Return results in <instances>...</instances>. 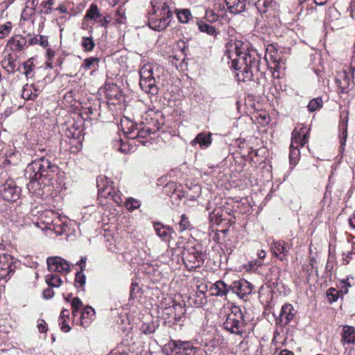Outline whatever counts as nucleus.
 Returning a JSON list of instances; mask_svg holds the SVG:
<instances>
[{
  "label": "nucleus",
  "mask_w": 355,
  "mask_h": 355,
  "mask_svg": "<svg viewBox=\"0 0 355 355\" xmlns=\"http://www.w3.org/2000/svg\"><path fill=\"white\" fill-rule=\"evenodd\" d=\"M99 59L94 57H90L84 60L82 68L85 70L93 69L96 70L98 67Z\"/></svg>",
  "instance_id": "nucleus-39"
},
{
  "label": "nucleus",
  "mask_w": 355,
  "mask_h": 355,
  "mask_svg": "<svg viewBox=\"0 0 355 355\" xmlns=\"http://www.w3.org/2000/svg\"><path fill=\"white\" fill-rule=\"evenodd\" d=\"M37 328L40 333H46L48 329L47 324L44 320H38Z\"/></svg>",
  "instance_id": "nucleus-64"
},
{
  "label": "nucleus",
  "mask_w": 355,
  "mask_h": 355,
  "mask_svg": "<svg viewBox=\"0 0 355 355\" xmlns=\"http://www.w3.org/2000/svg\"><path fill=\"white\" fill-rule=\"evenodd\" d=\"M353 74L351 71H343L336 80V83L340 93H348L354 86L352 78Z\"/></svg>",
  "instance_id": "nucleus-18"
},
{
  "label": "nucleus",
  "mask_w": 355,
  "mask_h": 355,
  "mask_svg": "<svg viewBox=\"0 0 355 355\" xmlns=\"http://www.w3.org/2000/svg\"><path fill=\"white\" fill-rule=\"evenodd\" d=\"M266 57H269L273 62L279 60V55L275 46L273 44H269L266 49Z\"/></svg>",
  "instance_id": "nucleus-43"
},
{
  "label": "nucleus",
  "mask_w": 355,
  "mask_h": 355,
  "mask_svg": "<svg viewBox=\"0 0 355 355\" xmlns=\"http://www.w3.org/2000/svg\"><path fill=\"white\" fill-rule=\"evenodd\" d=\"M46 283L51 287L58 288L62 284L61 278L55 274H49L45 277Z\"/></svg>",
  "instance_id": "nucleus-38"
},
{
  "label": "nucleus",
  "mask_w": 355,
  "mask_h": 355,
  "mask_svg": "<svg viewBox=\"0 0 355 355\" xmlns=\"http://www.w3.org/2000/svg\"><path fill=\"white\" fill-rule=\"evenodd\" d=\"M178 19L182 23H187L189 21L190 17H191V12L187 10H182L178 12L177 13Z\"/></svg>",
  "instance_id": "nucleus-52"
},
{
  "label": "nucleus",
  "mask_w": 355,
  "mask_h": 355,
  "mask_svg": "<svg viewBox=\"0 0 355 355\" xmlns=\"http://www.w3.org/2000/svg\"><path fill=\"white\" fill-rule=\"evenodd\" d=\"M48 270L51 272L66 275L70 271V264L60 257H49L46 260Z\"/></svg>",
  "instance_id": "nucleus-14"
},
{
  "label": "nucleus",
  "mask_w": 355,
  "mask_h": 355,
  "mask_svg": "<svg viewBox=\"0 0 355 355\" xmlns=\"http://www.w3.org/2000/svg\"><path fill=\"white\" fill-rule=\"evenodd\" d=\"M204 287L202 285H200L198 287V290L196 291V297L199 298V306H203L207 303V299L205 296V291H204Z\"/></svg>",
  "instance_id": "nucleus-51"
},
{
  "label": "nucleus",
  "mask_w": 355,
  "mask_h": 355,
  "mask_svg": "<svg viewBox=\"0 0 355 355\" xmlns=\"http://www.w3.org/2000/svg\"><path fill=\"white\" fill-rule=\"evenodd\" d=\"M101 17L98 8L96 4H92L89 9L87 10L84 17L85 19H92L97 22Z\"/></svg>",
  "instance_id": "nucleus-36"
},
{
  "label": "nucleus",
  "mask_w": 355,
  "mask_h": 355,
  "mask_svg": "<svg viewBox=\"0 0 355 355\" xmlns=\"http://www.w3.org/2000/svg\"><path fill=\"white\" fill-rule=\"evenodd\" d=\"M97 187L98 188V198L108 199L116 204H120L122 200L120 196L110 185L107 178H100L97 179Z\"/></svg>",
  "instance_id": "nucleus-11"
},
{
  "label": "nucleus",
  "mask_w": 355,
  "mask_h": 355,
  "mask_svg": "<svg viewBox=\"0 0 355 355\" xmlns=\"http://www.w3.org/2000/svg\"><path fill=\"white\" fill-rule=\"evenodd\" d=\"M2 65L3 68L8 72L14 71L15 68V64L13 60H11L10 59L7 60H3L2 62Z\"/></svg>",
  "instance_id": "nucleus-59"
},
{
  "label": "nucleus",
  "mask_w": 355,
  "mask_h": 355,
  "mask_svg": "<svg viewBox=\"0 0 355 355\" xmlns=\"http://www.w3.org/2000/svg\"><path fill=\"white\" fill-rule=\"evenodd\" d=\"M39 94V89L33 85H26L22 90L21 97L25 100H35Z\"/></svg>",
  "instance_id": "nucleus-34"
},
{
  "label": "nucleus",
  "mask_w": 355,
  "mask_h": 355,
  "mask_svg": "<svg viewBox=\"0 0 355 355\" xmlns=\"http://www.w3.org/2000/svg\"><path fill=\"white\" fill-rule=\"evenodd\" d=\"M309 129L306 126H302L299 130L295 128L292 132L291 147L303 146L308 141V133Z\"/></svg>",
  "instance_id": "nucleus-16"
},
{
  "label": "nucleus",
  "mask_w": 355,
  "mask_h": 355,
  "mask_svg": "<svg viewBox=\"0 0 355 355\" xmlns=\"http://www.w3.org/2000/svg\"><path fill=\"white\" fill-rule=\"evenodd\" d=\"M157 327L154 322H145L142 324L140 329L145 334H151L155 331Z\"/></svg>",
  "instance_id": "nucleus-46"
},
{
  "label": "nucleus",
  "mask_w": 355,
  "mask_h": 355,
  "mask_svg": "<svg viewBox=\"0 0 355 355\" xmlns=\"http://www.w3.org/2000/svg\"><path fill=\"white\" fill-rule=\"evenodd\" d=\"M231 289L234 293H236L241 297H243L252 293V286L246 280H240L234 282L231 286Z\"/></svg>",
  "instance_id": "nucleus-20"
},
{
  "label": "nucleus",
  "mask_w": 355,
  "mask_h": 355,
  "mask_svg": "<svg viewBox=\"0 0 355 355\" xmlns=\"http://www.w3.org/2000/svg\"><path fill=\"white\" fill-rule=\"evenodd\" d=\"M140 202L133 198H128L126 200L125 206L129 210H134L140 207Z\"/></svg>",
  "instance_id": "nucleus-56"
},
{
  "label": "nucleus",
  "mask_w": 355,
  "mask_h": 355,
  "mask_svg": "<svg viewBox=\"0 0 355 355\" xmlns=\"http://www.w3.org/2000/svg\"><path fill=\"white\" fill-rule=\"evenodd\" d=\"M40 220L41 223L44 225L43 229L51 230L56 235H61L68 228L67 219L65 217H61L58 214L52 211H48L42 214Z\"/></svg>",
  "instance_id": "nucleus-6"
},
{
  "label": "nucleus",
  "mask_w": 355,
  "mask_h": 355,
  "mask_svg": "<svg viewBox=\"0 0 355 355\" xmlns=\"http://www.w3.org/2000/svg\"><path fill=\"white\" fill-rule=\"evenodd\" d=\"M341 343L345 345H355V327L345 325L341 333Z\"/></svg>",
  "instance_id": "nucleus-25"
},
{
  "label": "nucleus",
  "mask_w": 355,
  "mask_h": 355,
  "mask_svg": "<svg viewBox=\"0 0 355 355\" xmlns=\"http://www.w3.org/2000/svg\"><path fill=\"white\" fill-rule=\"evenodd\" d=\"M168 346L172 352L177 353H182L185 355H194L197 352L198 349L194 347L189 342H183L181 340H171Z\"/></svg>",
  "instance_id": "nucleus-15"
},
{
  "label": "nucleus",
  "mask_w": 355,
  "mask_h": 355,
  "mask_svg": "<svg viewBox=\"0 0 355 355\" xmlns=\"http://www.w3.org/2000/svg\"><path fill=\"white\" fill-rule=\"evenodd\" d=\"M205 17L209 21H216L218 20V15L215 12L214 10H207L205 13Z\"/></svg>",
  "instance_id": "nucleus-61"
},
{
  "label": "nucleus",
  "mask_w": 355,
  "mask_h": 355,
  "mask_svg": "<svg viewBox=\"0 0 355 355\" xmlns=\"http://www.w3.org/2000/svg\"><path fill=\"white\" fill-rule=\"evenodd\" d=\"M227 9L233 14H239L245 10L246 0H224Z\"/></svg>",
  "instance_id": "nucleus-28"
},
{
  "label": "nucleus",
  "mask_w": 355,
  "mask_h": 355,
  "mask_svg": "<svg viewBox=\"0 0 355 355\" xmlns=\"http://www.w3.org/2000/svg\"><path fill=\"white\" fill-rule=\"evenodd\" d=\"M165 193L170 196L173 204L177 203L182 198L184 197L185 192L183 191L182 186L176 182H169L164 187Z\"/></svg>",
  "instance_id": "nucleus-17"
},
{
  "label": "nucleus",
  "mask_w": 355,
  "mask_h": 355,
  "mask_svg": "<svg viewBox=\"0 0 355 355\" xmlns=\"http://www.w3.org/2000/svg\"><path fill=\"white\" fill-rule=\"evenodd\" d=\"M207 254L205 248L200 243L193 245H188L184 248L182 259L185 267L189 270H193L201 267L205 262Z\"/></svg>",
  "instance_id": "nucleus-5"
},
{
  "label": "nucleus",
  "mask_w": 355,
  "mask_h": 355,
  "mask_svg": "<svg viewBox=\"0 0 355 355\" xmlns=\"http://www.w3.org/2000/svg\"><path fill=\"white\" fill-rule=\"evenodd\" d=\"M13 258L8 254H0V282H7L15 270Z\"/></svg>",
  "instance_id": "nucleus-13"
},
{
  "label": "nucleus",
  "mask_w": 355,
  "mask_h": 355,
  "mask_svg": "<svg viewBox=\"0 0 355 355\" xmlns=\"http://www.w3.org/2000/svg\"><path fill=\"white\" fill-rule=\"evenodd\" d=\"M231 289V286L227 285L223 281H218L210 287V292L212 295L224 296Z\"/></svg>",
  "instance_id": "nucleus-30"
},
{
  "label": "nucleus",
  "mask_w": 355,
  "mask_h": 355,
  "mask_svg": "<svg viewBox=\"0 0 355 355\" xmlns=\"http://www.w3.org/2000/svg\"><path fill=\"white\" fill-rule=\"evenodd\" d=\"M164 115L159 111L150 110L147 112L140 122V126L144 125L150 128L153 132L158 131L164 124Z\"/></svg>",
  "instance_id": "nucleus-12"
},
{
  "label": "nucleus",
  "mask_w": 355,
  "mask_h": 355,
  "mask_svg": "<svg viewBox=\"0 0 355 355\" xmlns=\"http://www.w3.org/2000/svg\"><path fill=\"white\" fill-rule=\"evenodd\" d=\"M322 99L320 97L315 98L310 101L308 104V109L310 112H314L318 109H320L322 106Z\"/></svg>",
  "instance_id": "nucleus-44"
},
{
  "label": "nucleus",
  "mask_w": 355,
  "mask_h": 355,
  "mask_svg": "<svg viewBox=\"0 0 355 355\" xmlns=\"http://www.w3.org/2000/svg\"><path fill=\"white\" fill-rule=\"evenodd\" d=\"M230 216L229 213L227 210L223 209L221 207L215 208L210 214H209V220L212 223H215L216 225H219L223 221L228 220Z\"/></svg>",
  "instance_id": "nucleus-22"
},
{
  "label": "nucleus",
  "mask_w": 355,
  "mask_h": 355,
  "mask_svg": "<svg viewBox=\"0 0 355 355\" xmlns=\"http://www.w3.org/2000/svg\"><path fill=\"white\" fill-rule=\"evenodd\" d=\"M105 95L110 100H121L123 98L120 87L116 84H107L105 85Z\"/></svg>",
  "instance_id": "nucleus-31"
},
{
  "label": "nucleus",
  "mask_w": 355,
  "mask_h": 355,
  "mask_svg": "<svg viewBox=\"0 0 355 355\" xmlns=\"http://www.w3.org/2000/svg\"><path fill=\"white\" fill-rule=\"evenodd\" d=\"M295 313L293 306L290 304H284L281 309L278 321L280 325L285 326L294 318Z\"/></svg>",
  "instance_id": "nucleus-21"
},
{
  "label": "nucleus",
  "mask_w": 355,
  "mask_h": 355,
  "mask_svg": "<svg viewBox=\"0 0 355 355\" xmlns=\"http://www.w3.org/2000/svg\"><path fill=\"white\" fill-rule=\"evenodd\" d=\"M163 72V69L157 64L146 63L140 69L139 85L143 91L151 95H155L158 92L157 80L159 78V73Z\"/></svg>",
  "instance_id": "nucleus-3"
},
{
  "label": "nucleus",
  "mask_w": 355,
  "mask_h": 355,
  "mask_svg": "<svg viewBox=\"0 0 355 355\" xmlns=\"http://www.w3.org/2000/svg\"><path fill=\"white\" fill-rule=\"evenodd\" d=\"M190 223L187 216L185 214H182L181 216V220L179 222L180 230H186L190 227Z\"/></svg>",
  "instance_id": "nucleus-57"
},
{
  "label": "nucleus",
  "mask_w": 355,
  "mask_h": 355,
  "mask_svg": "<svg viewBox=\"0 0 355 355\" xmlns=\"http://www.w3.org/2000/svg\"><path fill=\"white\" fill-rule=\"evenodd\" d=\"M269 93L272 95V96L275 98H278L279 95V92L277 87V84L274 83L269 88Z\"/></svg>",
  "instance_id": "nucleus-63"
},
{
  "label": "nucleus",
  "mask_w": 355,
  "mask_h": 355,
  "mask_svg": "<svg viewBox=\"0 0 355 355\" xmlns=\"http://www.w3.org/2000/svg\"><path fill=\"white\" fill-rule=\"evenodd\" d=\"M339 16L340 14L336 8H329L327 10L324 21L325 26L332 31L340 28L342 24L339 19Z\"/></svg>",
  "instance_id": "nucleus-19"
},
{
  "label": "nucleus",
  "mask_w": 355,
  "mask_h": 355,
  "mask_svg": "<svg viewBox=\"0 0 355 355\" xmlns=\"http://www.w3.org/2000/svg\"><path fill=\"white\" fill-rule=\"evenodd\" d=\"M28 43L31 45L39 44L43 47H46L48 46V39L47 37L44 35L31 36L28 39Z\"/></svg>",
  "instance_id": "nucleus-40"
},
{
  "label": "nucleus",
  "mask_w": 355,
  "mask_h": 355,
  "mask_svg": "<svg viewBox=\"0 0 355 355\" xmlns=\"http://www.w3.org/2000/svg\"><path fill=\"white\" fill-rule=\"evenodd\" d=\"M169 302L162 305V316L168 319L169 322H177L180 321L186 313L185 304L177 302L169 299Z\"/></svg>",
  "instance_id": "nucleus-8"
},
{
  "label": "nucleus",
  "mask_w": 355,
  "mask_h": 355,
  "mask_svg": "<svg viewBox=\"0 0 355 355\" xmlns=\"http://www.w3.org/2000/svg\"><path fill=\"white\" fill-rule=\"evenodd\" d=\"M21 196V189L12 179H8L0 188V196L8 202H17Z\"/></svg>",
  "instance_id": "nucleus-10"
},
{
  "label": "nucleus",
  "mask_w": 355,
  "mask_h": 355,
  "mask_svg": "<svg viewBox=\"0 0 355 355\" xmlns=\"http://www.w3.org/2000/svg\"><path fill=\"white\" fill-rule=\"evenodd\" d=\"M280 275V269L279 267L272 266L267 275L268 284L266 286H261L259 291V298L261 302L268 306L270 304L273 298V292L272 286L277 284Z\"/></svg>",
  "instance_id": "nucleus-7"
},
{
  "label": "nucleus",
  "mask_w": 355,
  "mask_h": 355,
  "mask_svg": "<svg viewBox=\"0 0 355 355\" xmlns=\"http://www.w3.org/2000/svg\"><path fill=\"white\" fill-rule=\"evenodd\" d=\"M198 26L201 32L206 33L211 36H214V37H216L218 34L216 30L213 26L205 23L202 21L198 22Z\"/></svg>",
  "instance_id": "nucleus-37"
},
{
  "label": "nucleus",
  "mask_w": 355,
  "mask_h": 355,
  "mask_svg": "<svg viewBox=\"0 0 355 355\" xmlns=\"http://www.w3.org/2000/svg\"><path fill=\"white\" fill-rule=\"evenodd\" d=\"M27 40L21 35H15L8 42V46L13 51H22L26 46Z\"/></svg>",
  "instance_id": "nucleus-29"
},
{
  "label": "nucleus",
  "mask_w": 355,
  "mask_h": 355,
  "mask_svg": "<svg viewBox=\"0 0 355 355\" xmlns=\"http://www.w3.org/2000/svg\"><path fill=\"white\" fill-rule=\"evenodd\" d=\"M172 15V10H167L166 12H149L148 24L155 31H164L169 25Z\"/></svg>",
  "instance_id": "nucleus-9"
},
{
  "label": "nucleus",
  "mask_w": 355,
  "mask_h": 355,
  "mask_svg": "<svg viewBox=\"0 0 355 355\" xmlns=\"http://www.w3.org/2000/svg\"><path fill=\"white\" fill-rule=\"evenodd\" d=\"M12 28V24L10 21H7L4 24L0 25V38L3 39L9 35Z\"/></svg>",
  "instance_id": "nucleus-47"
},
{
  "label": "nucleus",
  "mask_w": 355,
  "mask_h": 355,
  "mask_svg": "<svg viewBox=\"0 0 355 355\" xmlns=\"http://www.w3.org/2000/svg\"><path fill=\"white\" fill-rule=\"evenodd\" d=\"M35 12V9L33 7H30L26 6V8L23 10L21 13V17L24 20L29 19L30 17L33 15Z\"/></svg>",
  "instance_id": "nucleus-60"
},
{
  "label": "nucleus",
  "mask_w": 355,
  "mask_h": 355,
  "mask_svg": "<svg viewBox=\"0 0 355 355\" xmlns=\"http://www.w3.org/2000/svg\"><path fill=\"white\" fill-rule=\"evenodd\" d=\"M327 297L330 303L336 302L338 298V291L335 288H330L327 292Z\"/></svg>",
  "instance_id": "nucleus-55"
},
{
  "label": "nucleus",
  "mask_w": 355,
  "mask_h": 355,
  "mask_svg": "<svg viewBox=\"0 0 355 355\" xmlns=\"http://www.w3.org/2000/svg\"><path fill=\"white\" fill-rule=\"evenodd\" d=\"M152 134H155V132L150 128H148L144 125H139L137 131L135 132L134 139H137L139 143L146 145L147 143L150 142Z\"/></svg>",
  "instance_id": "nucleus-24"
},
{
  "label": "nucleus",
  "mask_w": 355,
  "mask_h": 355,
  "mask_svg": "<svg viewBox=\"0 0 355 355\" xmlns=\"http://www.w3.org/2000/svg\"><path fill=\"white\" fill-rule=\"evenodd\" d=\"M126 18L125 15V9L119 7L116 10L115 24L118 25L123 24L125 22Z\"/></svg>",
  "instance_id": "nucleus-48"
},
{
  "label": "nucleus",
  "mask_w": 355,
  "mask_h": 355,
  "mask_svg": "<svg viewBox=\"0 0 355 355\" xmlns=\"http://www.w3.org/2000/svg\"><path fill=\"white\" fill-rule=\"evenodd\" d=\"M85 282L86 277L83 272L81 271L77 272L75 277V286L78 288H81L82 290H83Z\"/></svg>",
  "instance_id": "nucleus-45"
},
{
  "label": "nucleus",
  "mask_w": 355,
  "mask_h": 355,
  "mask_svg": "<svg viewBox=\"0 0 355 355\" xmlns=\"http://www.w3.org/2000/svg\"><path fill=\"white\" fill-rule=\"evenodd\" d=\"M272 250L280 260H284L289 250V245L284 241H274L272 244Z\"/></svg>",
  "instance_id": "nucleus-26"
},
{
  "label": "nucleus",
  "mask_w": 355,
  "mask_h": 355,
  "mask_svg": "<svg viewBox=\"0 0 355 355\" xmlns=\"http://www.w3.org/2000/svg\"><path fill=\"white\" fill-rule=\"evenodd\" d=\"M300 157L299 148L295 146L293 148L290 146L289 159L291 164L295 165Z\"/></svg>",
  "instance_id": "nucleus-49"
},
{
  "label": "nucleus",
  "mask_w": 355,
  "mask_h": 355,
  "mask_svg": "<svg viewBox=\"0 0 355 355\" xmlns=\"http://www.w3.org/2000/svg\"><path fill=\"white\" fill-rule=\"evenodd\" d=\"M257 119L258 122L262 125H267L270 121L269 116L265 112L259 114L257 116Z\"/></svg>",
  "instance_id": "nucleus-58"
},
{
  "label": "nucleus",
  "mask_w": 355,
  "mask_h": 355,
  "mask_svg": "<svg viewBox=\"0 0 355 355\" xmlns=\"http://www.w3.org/2000/svg\"><path fill=\"white\" fill-rule=\"evenodd\" d=\"M71 306L72 308V314L76 316L78 311L82 309L83 303L78 297H73L71 302Z\"/></svg>",
  "instance_id": "nucleus-50"
},
{
  "label": "nucleus",
  "mask_w": 355,
  "mask_h": 355,
  "mask_svg": "<svg viewBox=\"0 0 355 355\" xmlns=\"http://www.w3.org/2000/svg\"><path fill=\"white\" fill-rule=\"evenodd\" d=\"M155 230L158 236L163 241H168L173 233V230L168 226H164L160 223L154 225Z\"/></svg>",
  "instance_id": "nucleus-33"
},
{
  "label": "nucleus",
  "mask_w": 355,
  "mask_h": 355,
  "mask_svg": "<svg viewBox=\"0 0 355 355\" xmlns=\"http://www.w3.org/2000/svg\"><path fill=\"white\" fill-rule=\"evenodd\" d=\"M272 1L273 0H257L255 2V6L259 12L265 13Z\"/></svg>",
  "instance_id": "nucleus-42"
},
{
  "label": "nucleus",
  "mask_w": 355,
  "mask_h": 355,
  "mask_svg": "<svg viewBox=\"0 0 355 355\" xmlns=\"http://www.w3.org/2000/svg\"><path fill=\"white\" fill-rule=\"evenodd\" d=\"M58 169L55 164L44 157L29 164L25 170V175L29 179L27 188L30 193L37 197H42L44 189L52 184V179Z\"/></svg>",
  "instance_id": "nucleus-2"
},
{
  "label": "nucleus",
  "mask_w": 355,
  "mask_h": 355,
  "mask_svg": "<svg viewBox=\"0 0 355 355\" xmlns=\"http://www.w3.org/2000/svg\"><path fill=\"white\" fill-rule=\"evenodd\" d=\"M94 309L91 306H86L81 311L80 322L81 325H87L89 323V320L94 315Z\"/></svg>",
  "instance_id": "nucleus-35"
},
{
  "label": "nucleus",
  "mask_w": 355,
  "mask_h": 355,
  "mask_svg": "<svg viewBox=\"0 0 355 355\" xmlns=\"http://www.w3.org/2000/svg\"><path fill=\"white\" fill-rule=\"evenodd\" d=\"M211 143V134L206 132L199 133L194 139L191 141V146L198 144L201 148H207Z\"/></svg>",
  "instance_id": "nucleus-32"
},
{
  "label": "nucleus",
  "mask_w": 355,
  "mask_h": 355,
  "mask_svg": "<svg viewBox=\"0 0 355 355\" xmlns=\"http://www.w3.org/2000/svg\"><path fill=\"white\" fill-rule=\"evenodd\" d=\"M172 0H151L152 10L149 12H166L171 10Z\"/></svg>",
  "instance_id": "nucleus-27"
},
{
  "label": "nucleus",
  "mask_w": 355,
  "mask_h": 355,
  "mask_svg": "<svg viewBox=\"0 0 355 355\" xmlns=\"http://www.w3.org/2000/svg\"><path fill=\"white\" fill-rule=\"evenodd\" d=\"M121 126L124 135L130 139H134L135 132L137 131L139 124L135 123L128 118H124L121 120Z\"/></svg>",
  "instance_id": "nucleus-23"
},
{
  "label": "nucleus",
  "mask_w": 355,
  "mask_h": 355,
  "mask_svg": "<svg viewBox=\"0 0 355 355\" xmlns=\"http://www.w3.org/2000/svg\"><path fill=\"white\" fill-rule=\"evenodd\" d=\"M224 312L225 320L223 322L225 329L232 334L242 335L245 333V321L240 307L231 305L220 311V314Z\"/></svg>",
  "instance_id": "nucleus-4"
},
{
  "label": "nucleus",
  "mask_w": 355,
  "mask_h": 355,
  "mask_svg": "<svg viewBox=\"0 0 355 355\" xmlns=\"http://www.w3.org/2000/svg\"><path fill=\"white\" fill-rule=\"evenodd\" d=\"M225 55L232 61V67L237 71L239 81L252 80L260 71L261 56L256 50L249 49L241 40H231L226 44Z\"/></svg>",
  "instance_id": "nucleus-1"
},
{
  "label": "nucleus",
  "mask_w": 355,
  "mask_h": 355,
  "mask_svg": "<svg viewBox=\"0 0 355 355\" xmlns=\"http://www.w3.org/2000/svg\"><path fill=\"white\" fill-rule=\"evenodd\" d=\"M54 0H46L41 4L43 8L46 9L45 13H49L51 11V6L53 4Z\"/></svg>",
  "instance_id": "nucleus-62"
},
{
  "label": "nucleus",
  "mask_w": 355,
  "mask_h": 355,
  "mask_svg": "<svg viewBox=\"0 0 355 355\" xmlns=\"http://www.w3.org/2000/svg\"><path fill=\"white\" fill-rule=\"evenodd\" d=\"M348 111L343 110L340 114L339 128L347 129Z\"/></svg>",
  "instance_id": "nucleus-54"
},
{
  "label": "nucleus",
  "mask_w": 355,
  "mask_h": 355,
  "mask_svg": "<svg viewBox=\"0 0 355 355\" xmlns=\"http://www.w3.org/2000/svg\"><path fill=\"white\" fill-rule=\"evenodd\" d=\"M94 46L95 44L92 36L83 37L81 46L85 51H92Z\"/></svg>",
  "instance_id": "nucleus-41"
},
{
  "label": "nucleus",
  "mask_w": 355,
  "mask_h": 355,
  "mask_svg": "<svg viewBox=\"0 0 355 355\" xmlns=\"http://www.w3.org/2000/svg\"><path fill=\"white\" fill-rule=\"evenodd\" d=\"M24 74L26 77H31L33 76V71L34 69L33 60L32 58L28 60L24 64Z\"/></svg>",
  "instance_id": "nucleus-53"
}]
</instances>
